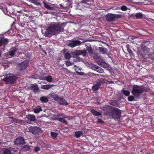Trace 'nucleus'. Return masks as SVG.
I'll return each instance as SVG.
<instances>
[{
	"instance_id": "obj_1",
	"label": "nucleus",
	"mask_w": 154,
	"mask_h": 154,
	"mask_svg": "<svg viewBox=\"0 0 154 154\" xmlns=\"http://www.w3.org/2000/svg\"><path fill=\"white\" fill-rule=\"evenodd\" d=\"M64 23L51 22L48 24L44 35L46 37L56 35L64 31Z\"/></svg>"
},
{
	"instance_id": "obj_2",
	"label": "nucleus",
	"mask_w": 154,
	"mask_h": 154,
	"mask_svg": "<svg viewBox=\"0 0 154 154\" xmlns=\"http://www.w3.org/2000/svg\"><path fill=\"white\" fill-rule=\"evenodd\" d=\"M146 91V90L144 86L134 85L133 86L131 93L135 98L139 99L142 94Z\"/></svg>"
},
{
	"instance_id": "obj_3",
	"label": "nucleus",
	"mask_w": 154,
	"mask_h": 154,
	"mask_svg": "<svg viewBox=\"0 0 154 154\" xmlns=\"http://www.w3.org/2000/svg\"><path fill=\"white\" fill-rule=\"evenodd\" d=\"M111 115L114 119H119L121 116V111L116 108H113L112 110Z\"/></svg>"
},
{
	"instance_id": "obj_4",
	"label": "nucleus",
	"mask_w": 154,
	"mask_h": 154,
	"mask_svg": "<svg viewBox=\"0 0 154 154\" xmlns=\"http://www.w3.org/2000/svg\"><path fill=\"white\" fill-rule=\"evenodd\" d=\"M17 77L11 74H7L4 76L3 80L8 83L11 84L14 83L16 80Z\"/></svg>"
},
{
	"instance_id": "obj_5",
	"label": "nucleus",
	"mask_w": 154,
	"mask_h": 154,
	"mask_svg": "<svg viewBox=\"0 0 154 154\" xmlns=\"http://www.w3.org/2000/svg\"><path fill=\"white\" fill-rule=\"evenodd\" d=\"M94 58L97 64L105 68L109 67V64L105 62L101 61V59L100 56L95 55L94 56Z\"/></svg>"
},
{
	"instance_id": "obj_6",
	"label": "nucleus",
	"mask_w": 154,
	"mask_h": 154,
	"mask_svg": "<svg viewBox=\"0 0 154 154\" xmlns=\"http://www.w3.org/2000/svg\"><path fill=\"white\" fill-rule=\"evenodd\" d=\"M73 54L76 57H74L73 59V60L75 62H77L79 61L80 59L78 56L82 55L83 56H85L86 54V51L85 50L83 51L78 50L74 51L73 52Z\"/></svg>"
},
{
	"instance_id": "obj_7",
	"label": "nucleus",
	"mask_w": 154,
	"mask_h": 154,
	"mask_svg": "<svg viewBox=\"0 0 154 154\" xmlns=\"http://www.w3.org/2000/svg\"><path fill=\"white\" fill-rule=\"evenodd\" d=\"M29 62L27 61H25L18 64L17 68L18 70H21L24 69L28 66Z\"/></svg>"
},
{
	"instance_id": "obj_8",
	"label": "nucleus",
	"mask_w": 154,
	"mask_h": 154,
	"mask_svg": "<svg viewBox=\"0 0 154 154\" xmlns=\"http://www.w3.org/2000/svg\"><path fill=\"white\" fill-rule=\"evenodd\" d=\"M12 148H4L0 149V153L1 154H11Z\"/></svg>"
},
{
	"instance_id": "obj_9",
	"label": "nucleus",
	"mask_w": 154,
	"mask_h": 154,
	"mask_svg": "<svg viewBox=\"0 0 154 154\" xmlns=\"http://www.w3.org/2000/svg\"><path fill=\"white\" fill-rule=\"evenodd\" d=\"M141 49L139 50V53H140L142 57L144 56V55L142 53H143L145 54H147L149 52V49L148 47L145 46H142L141 47Z\"/></svg>"
},
{
	"instance_id": "obj_10",
	"label": "nucleus",
	"mask_w": 154,
	"mask_h": 154,
	"mask_svg": "<svg viewBox=\"0 0 154 154\" xmlns=\"http://www.w3.org/2000/svg\"><path fill=\"white\" fill-rule=\"evenodd\" d=\"M116 14H108L106 16V19L108 21H112L116 18Z\"/></svg>"
},
{
	"instance_id": "obj_11",
	"label": "nucleus",
	"mask_w": 154,
	"mask_h": 154,
	"mask_svg": "<svg viewBox=\"0 0 154 154\" xmlns=\"http://www.w3.org/2000/svg\"><path fill=\"white\" fill-rule=\"evenodd\" d=\"M25 143L24 139L22 137L17 138L14 141V144H24Z\"/></svg>"
},
{
	"instance_id": "obj_12",
	"label": "nucleus",
	"mask_w": 154,
	"mask_h": 154,
	"mask_svg": "<svg viewBox=\"0 0 154 154\" xmlns=\"http://www.w3.org/2000/svg\"><path fill=\"white\" fill-rule=\"evenodd\" d=\"M81 43L80 41L78 40H73L68 44V46L72 48L81 45Z\"/></svg>"
},
{
	"instance_id": "obj_13",
	"label": "nucleus",
	"mask_w": 154,
	"mask_h": 154,
	"mask_svg": "<svg viewBox=\"0 0 154 154\" xmlns=\"http://www.w3.org/2000/svg\"><path fill=\"white\" fill-rule=\"evenodd\" d=\"M18 50V49L16 48H13L8 53H5V55L6 56H7L8 57H9L8 55L11 56H13L14 55H16V54L17 53V51Z\"/></svg>"
},
{
	"instance_id": "obj_14",
	"label": "nucleus",
	"mask_w": 154,
	"mask_h": 154,
	"mask_svg": "<svg viewBox=\"0 0 154 154\" xmlns=\"http://www.w3.org/2000/svg\"><path fill=\"white\" fill-rule=\"evenodd\" d=\"M103 83L101 80L98 81L96 84L94 85L92 87V90L93 91L97 90L100 88V86Z\"/></svg>"
},
{
	"instance_id": "obj_15",
	"label": "nucleus",
	"mask_w": 154,
	"mask_h": 154,
	"mask_svg": "<svg viewBox=\"0 0 154 154\" xmlns=\"http://www.w3.org/2000/svg\"><path fill=\"white\" fill-rule=\"evenodd\" d=\"M57 101L60 104L67 105L68 104L66 100L61 98L59 97Z\"/></svg>"
},
{
	"instance_id": "obj_16",
	"label": "nucleus",
	"mask_w": 154,
	"mask_h": 154,
	"mask_svg": "<svg viewBox=\"0 0 154 154\" xmlns=\"http://www.w3.org/2000/svg\"><path fill=\"white\" fill-rule=\"evenodd\" d=\"M61 117H62V118H60L59 119V121L60 122H61L65 123L67 125V122L64 119L67 118L68 120H70V117H66L62 114H61Z\"/></svg>"
},
{
	"instance_id": "obj_17",
	"label": "nucleus",
	"mask_w": 154,
	"mask_h": 154,
	"mask_svg": "<svg viewBox=\"0 0 154 154\" xmlns=\"http://www.w3.org/2000/svg\"><path fill=\"white\" fill-rule=\"evenodd\" d=\"M38 128L37 127H30L29 128V131L33 134H35L38 132Z\"/></svg>"
},
{
	"instance_id": "obj_18",
	"label": "nucleus",
	"mask_w": 154,
	"mask_h": 154,
	"mask_svg": "<svg viewBox=\"0 0 154 154\" xmlns=\"http://www.w3.org/2000/svg\"><path fill=\"white\" fill-rule=\"evenodd\" d=\"M40 79L43 80H46L49 82L52 81V77L51 76H46L44 77H42Z\"/></svg>"
},
{
	"instance_id": "obj_19",
	"label": "nucleus",
	"mask_w": 154,
	"mask_h": 154,
	"mask_svg": "<svg viewBox=\"0 0 154 154\" xmlns=\"http://www.w3.org/2000/svg\"><path fill=\"white\" fill-rule=\"evenodd\" d=\"M26 118L28 120L34 122L36 120L35 116L32 115H28L26 116Z\"/></svg>"
},
{
	"instance_id": "obj_20",
	"label": "nucleus",
	"mask_w": 154,
	"mask_h": 154,
	"mask_svg": "<svg viewBox=\"0 0 154 154\" xmlns=\"http://www.w3.org/2000/svg\"><path fill=\"white\" fill-rule=\"evenodd\" d=\"M54 85H42L41 86V88L43 89L48 90L53 86Z\"/></svg>"
},
{
	"instance_id": "obj_21",
	"label": "nucleus",
	"mask_w": 154,
	"mask_h": 154,
	"mask_svg": "<svg viewBox=\"0 0 154 154\" xmlns=\"http://www.w3.org/2000/svg\"><path fill=\"white\" fill-rule=\"evenodd\" d=\"M91 112L94 115L96 116H100L102 114V113L97 112L93 109L91 110Z\"/></svg>"
},
{
	"instance_id": "obj_22",
	"label": "nucleus",
	"mask_w": 154,
	"mask_h": 154,
	"mask_svg": "<svg viewBox=\"0 0 154 154\" xmlns=\"http://www.w3.org/2000/svg\"><path fill=\"white\" fill-rule=\"evenodd\" d=\"M31 88L35 92H37L38 90V88L37 84H35L31 86Z\"/></svg>"
},
{
	"instance_id": "obj_23",
	"label": "nucleus",
	"mask_w": 154,
	"mask_h": 154,
	"mask_svg": "<svg viewBox=\"0 0 154 154\" xmlns=\"http://www.w3.org/2000/svg\"><path fill=\"white\" fill-rule=\"evenodd\" d=\"M42 111L41 107L40 106H38L37 107H35L33 109V111L35 113H38L40 111Z\"/></svg>"
},
{
	"instance_id": "obj_24",
	"label": "nucleus",
	"mask_w": 154,
	"mask_h": 154,
	"mask_svg": "<svg viewBox=\"0 0 154 154\" xmlns=\"http://www.w3.org/2000/svg\"><path fill=\"white\" fill-rule=\"evenodd\" d=\"M94 68V70L97 72H98L101 73H103L104 72L103 70L100 67L98 66H95Z\"/></svg>"
},
{
	"instance_id": "obj_25",
	"label": "nucleus",
	"mask_w": 154,
	"mask_h": 154,
	"mask_svg": "<svg viewBox=\"0 0 154 154\" xmlns=\"http://www.w3.org/2000/svg\"><path fill=\"white\" fill-rule=\"evenodd\" d=\"M83 132L81 131H76L75 133V137L76 138L79 137L83 135Z\"/></svg>"
},
{
	"instance_id": "obj_26",
	"label": "nucleus",
	"mask_w": 154,
	"mask_h": 154,
	"mask_svg": "<svg viewBox=\"0 0 154 154\" xmlns=\"http://www.w3.org/2000/svg\"><path fill=\"white\" fill-rule=\"evenodd\" d=\"M50 96L52 98H53L55 100L57 101L59 98L57 95L54 93H52L49 94Z\"/></svg>"
},
{
	"instance_id": "obj_27",
	"label": "nucleus",
	"mask_w": 154,
	"mask_h": 154,
	"mask_svg": "<svg viewBox=\"0 0 154 154\" xmlns=\"http://www.w3.org/2000/svg\"><path fill=\"white\" fill-rule=\"evenodd\" d=\"M8 42V40L7 39L3 38L0 40V44L6 45Z\"/></svg>"
},
{
	"instance_id": "obj_28",
	"label": "nucleus",
	"mask_w": 154,
	"mask_h": 154,
	"mask_svg": "<svg viewBox=\"0 0 154 154\" xmlns=\"http://www.w3.org/2000/svg\"><path fill=\"white\" fill-rule=\"evenodd\" d=\"M99 49L101 52L103 54H106L107 51V49L103 47H99Z\"/></svg>"
},
{
	"instance_id": "obj_29",
	"label": "nucleus",
	"mask_w": 154,
	"mask_h": 154,
	"mask_svg": "<svg viewBox=\"0 0 154 154\" xmlns=\"http://www.w3.org/2000/svg\"><path fill=\"white\" fill-rule=\"evenodd\" d=\"M122 92L124 95L126 96H128L130 95V92L129 91H128L125 90L124 89L122 90Z\"/></svg>"
},
{
	"instance_id": "obj_30",
	"label": "nucleus",
	"mask_w": 154,
	"mask_h": 154,
	"mask_svg": "<svg viewBox=\"0 0 154 154\" xmlns=\"http://www.w3.org/2000/svg\"><path fill=\"white\" fill-rule=\"evenodd\" d=\"M86 49L89 52V53L92 54L93 53V51L91 47L89 45L86 46Z\"/></svg>"
},
{
	"instance_id": "obj_31",
	"label": "nucleus",
	"mask_w": 154,
	"mask_h": 154,
	"mask_svg": "<svg viewBox=\"0 0 154 154\" xmlns=\"http://www.w3.org/2000/svg\"><path fill=\"white\" fill-rule=\"evenodd\" d=\"M30 147L28 145H24L21 149L22 151H29Z\"/></svg>"
},
{
	"instance_id": "obj_32",
	"label": "nucleus",
	"mask_w": 154,
	"mask_h": 154,
	"mask_svg": "<svg viewBox=\"0 0 154 154\" xmlns=\"http://www.w3.org/2000/svg\"><path fill=\"white\" fill-rule=\"evenodd\" d=\"M40 100L43 102L46 103L48 101V99L47 97H46L43 96L41 97Z\"/></svg>"
},
{
	"instance_id": "obj_33",
	"label": "nucleus",
	"mask_w": 154,
	"mask_h": 154,
	"mask_svg": "<svg viewBox=\"0 0 154 154\" xmlns=\"http://www.w3.org/2000/svg\"><path fill=\"white\" fill-rule=\"evenodd\" d=\"M11 154H20V153L17 149L12 148Z\"/></svg>"
},
{
	"instance_id": "obj_34",
	"label": "nucleus",
	"mask_w": 154,
	"mask_h": 154,
	"mask_svg": "<svg viewBox=\"0 0 154 154\" xmlns=\"http://www.w3.org/2000/svg\"><path fill=\"white\" fill-rule=\"evenodd\" d=\"M30 2L33 3L35 5H38L40 3L38 2V0H28Z\"/></svg>"
},
{
	"instance_id": "obj_35",
	"label": "nucleus",
	"mask_w": 154,
	"mask_h": 154,
	"mask_svg": "<svg viewBox=\"0 0 154 154\" xmlns=\"http://www.w3.org/2000/svg\"><path fill=\"white\" fill-rule=\"evenodd\" d=\"M60 116L61 117V115H55L53 116V118L54 120H57L59 121V119L60 118Z\"/></svg>"
},
{
	"instance_id": "obj_36",
	"label": "nucleus",
	"mask_w": 154,
	"mask_h": 154,
	"mask_svg": "<svg viewBox=\"0 0 154 154\" xmlns=\"http://www.w3.org/2000/svg\"><path fill=\"white\" fill-rule=\"evenodd\" d=\"M143 14L140 13H137L135 14V17L137 18H141L143 17Z\"/></svg>"
},
{
	"instance_id": "obj_37",
	"label": "nucleus",
	"mask_w": 154,
	"mask_h": 154,
	"mask_svg": "<svg viewBox=\"0 0 154 154\" xmlns=\"http://www.w3.org/2000/svg\"><path fill=\"white\" fill-rule=\"evenodd\" d=\"M52 137L54 139L56 138L58 134L57 133L52 132L51 133Z\"/></svg>"
},
{
	"instance_id": "obj_38",
	"label": "nucleus",
	"mask_w": 154,
	"mask_h": 154,
	"mask_svg": "<svg viewBox=\"0 0 154 154\" xmlns=\"http://www.w3.org/2000/svg\"><path fill=\"white\" fill-rule=\"evenodd\" d=\"M64 55L65 58L66 59H69L71 57L70 54L67 52H65L64 53Z\"/></svg>"
},
{
	"instance_id": "obj_39",
	"label": "nucleus",
	"mask_w": 154,
	"mask_h": 154,
	"mask_svg": "<svg viewBox=\"0 0 154 154\" xmlns=\"http://www.w3.org/2000/svg\"><path fill=\"white\" fill-rule=\"evenodd\" d=\"M74 69L76 71V72L78 73L79 74L82 75V72H80L79 71V69L76 66H75L74 67Z\"/></svg>"
},
{
	"instance_id": "obj_40",
	"label": "nucleus",
	"mask_w": 154,
	"mask_h": 154,
	"mask_svg": "<svg viewBox=\"0 0 154 154\" xmlns=\"http://www.w3.org/2000/svg\"><path fill=\"white\" fill-rule=\"evenodd\" d=\"M44 6L46 8L51 10H52L53 9V8L50 7L49 5L46 4L45 2H44Z\"/></svg>"
},
{
	"instance_id": "obj_41",
	"label": "nucleus",
	"mask_w": 154,
	"mask_h": 154,
	"mask_svg": "<svg viewBox=\"0 0 154 154\" xmlns=\"http://www.w3.org/2000/svg\"><path fill=\"white\" fill-rule=\"evenodd\" d=\"M128 100L130 101H132L134 100V96H128Z\"/></svg>"
},
{
	"instance_id": "obj_42",
	"label": "nucleus",
	"mask_w": 154,
	"mask_h": 154,
	"mask_svg": "<svg viewBox=\"0 0 154 154\" xmlns=\"http://www.w3.org/2000/svg\"><path fill=\"white\" fill-rule=\"evenodd\" d=\"M127 8V7L125 6H122L121 8V10L123 11H126Z\"/></svg>"
},
{
	"instance_id": "obj_43",
	"label": "nucleus",
	"mask_w": 154,
	"mask_h": 154,
	"mask_svg": "<svg viewBox=\"0 0 154 154\" xmlns=\"http://www.w3.org/2000/svg\"><path fill=\"white\" fill-rule=\"evenodd\" d=\"M32 78L34 79H37L39 78V76L37 74L34 75L32 76Z\"/></svg>"
},
{
	"instance_id": "obj_44",
	"label": "nucleus",
	"mask_w": 154,
	"mask_h": 154,
	"mask_svg": "<svg viewBox=\"0 0 154 154\" xmlns=\"http://www.w3.org/2000/svg\"><path fill=\"white\" fill-rule=\"evenodd\" d=\"M59 6H60V8L61 9H62V10H66V7H64L62 5V4H60L59 5Z\"/></svg>"
},
{
	"instance_id": "obj_45",
	"label": "nucleus",
	"mask_w": 154,
	"mask_h": 154,
	"mask_svg": "<svg viewBox=\"0 0 154 154\" xmlns=\"http://www.w3.org/2000/svg\"><path fill=\"white\" fill-rule=\"evenodd\" d=\"M40 150V148L38 146H36L34 147V151L35 152H37Z\"/></svg>"
},
{
	"instance_id": "obj_46",
	"label": "nucleus",
	"mask_w": 154,
	"mask_h": 154,
	"mask_svg": "<svg viewBox=\"0 0 154 154\" xmlns=\"http://www.w3.org/2000/svg\"><path fill=\"white\" fill-rule=\"evenodd\" d=\"M66 65L67 66H70L72 64V63L68 61H66Z\"/></svg>"
},
{
	"instance_id": "obj_47",
	"label": "nucleus",
	"mask_w": 154,
	"mask_h": 154,
	"mask_svg": "<svg viewBox=\"0 0 154 154\" xmlns=\"http://www.w3.org/2000/svg\"><path fill=\"white\" fill-rule=\"evenodd\" d=\"M93 0H82V2L84 3H86L88 2H93Z\"/></svg>"
},
{
	"instance_id": "obj_48",
	"label": "nucleus",
	"mask_w": 154,
	"mask_h": 154,
	"mask_svg": "<svg viewBox=\"0 0 154 154\" xmlns=\"http://www.w3.org/2000/svg\"><path fill=\"white\" fill-rule=\"evenodd\" d=\"M127 50L128 52H129L130 54H132L133 52L129 48H128Z\"/></svg>"
},
{
	"instance_id": "obj_49",
	"label": "nucleus",
	"mask_w": 154,
	"mask_h": 154,
	"mask_svg": "<svg viewBox=\"0 0 154 154\" xmlns=\"http://www.w3.org/2000/svg\"><path fill=\"white\" fill-rule=\"evenodd\" d=\"M97 122L99 123L100 124H102L103 123V122L102 120L100 119L98 120Z\"/></svg>"
},
{
	"instance_id": "obj_50",
	"label": "nucleus",
	"mask_w": 154,
	"mask_h": 154,
	"mask_svg": "<svg viewBox=\"0 0 154 154\" xmlns=\"http://www.w3.org/2000/svg\"><path fill=\"white\" fill-rule=\"evenodd\" d=\"M106 83H108V84H110L111 83H114V82H112V81H107V82H106Z\"/></svg>"
},
{
	"instance_id": "obj_51",
	"label": "nucleus",
	"mask_w": 154,
	"mask_h": 154,
	"mask_svg": "<svg viewBox=\"0 0 154 154\" xmlns=\"http://www.w3.org/2000/svg\"><path fill=\"white\" fill-rule=\"evenodd\" d=\"M22 122V120H16V122L17 123H20L21 122Z\"/></svg>"
},
{
	"instance_id": "obj_52",
	"label": "nucleus",
	"mask_w": 154,
	"mask_h": 154,
	"mask_svg": "<svg viewBox=\"0 0 154 154\" xmlns=\"http://www.w3.org/2000/svg\"><path fill=\"white\" fill-rule=\"evenodd\" d=\"M136 38L137 37H135L134 36H132L131 37V38L132 39H134Z\"/></svg>"
},
{
	"instance_id": "obj_53",
	"label": "nucleus",
	"mask_w": 154,
	"mask_h": 154,
	"mask_svg": "<svg viewBox=\"0 0 154 154\" xmlns=\"http://www.w3.org/2000/svg\"><path fill=\"white\" fill-rule=\"evenodd\" d=\"M1 52H0V57L1 56Z\"/></svg>"
},
{
	"instance_id": "obj_54",
	"label": "nucleus",
	"mask_w": 154,
	"mask_h": 154,
	"mask_svg": "<svg viewBox=\"0 0 154 154\" xmlns=\"http://www.w3.org/2000/svg\"><path fill=\"white\" fill-rule=\"evenodd\" d=\"M1 144V143L0 142V144Z\"/></svg>"
}]
</instances>
